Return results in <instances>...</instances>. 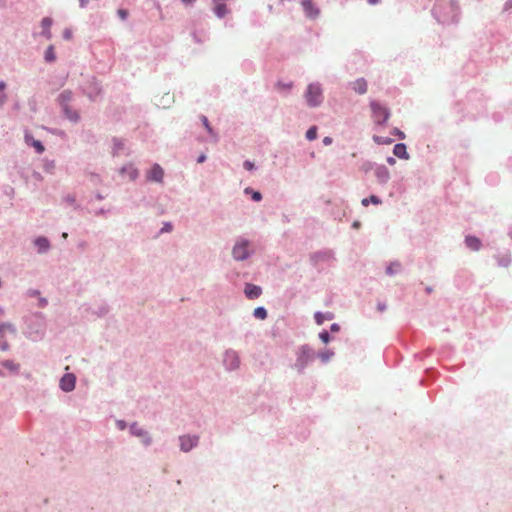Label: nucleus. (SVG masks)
Segmentation results:
<instances>
[{
	"label": "nucleus",
	"mask_w": 512,
	"mask_h": 512,
	"mask_svg": "<svg viewBox=\"0 0 512 512\" xmlns=\"http://www.w3.org/2000/svg\"><path fill=\"white\" fill-rule=\"evenodd\" d=\"M362 205L367 207L369 205V203H372V204H375V205H379L382 203L381 199L375 195H371L369 198H364L362 201H361Z\"/></svg>",
	"instance_id": "obj_35"
},
{
	"label": "nucleus",
	"mask_w": 512,
	"mask_h": 512,
	"mask_svg": "<svg viewBox=\"0 0 512 512\" xmlns=\"http://www.w3.org/2000/svg\"><path fill=\"white\" fill-rule=\"evenodd\" d=\"M369 4L375 5L378 3L379 0H367Z\"/></svg>",
	"instance_id": "obj_59"
},
{
	"label": "nucleus",
	"mask_w": 512,
	"mask_h": 512,
	"mask_svg": "<svg viewBox=\"0 0 512 512\" xmlns=\"http://www.w3.org/2000/svg\"><path fill=\"white\" fill-rule=\"evenodd\" d=\"M255 253L253 243L245 238L238 237L232 247L231 255L232 258L237 262L246 261Z\"/></svg>",
	"instance_id": "obj_3"
},
{
	"label": "nucleus",
	"mask_w": 512,
	"mask_h": 512,
	"mask_svg": "<svg viewBox=\"0 0 512 512\" xmlns=\"http://www.w3.org/2000/svg\"><path fill=\"white\" fill-rule=\"evenodd\" d=\"M28 294H29V296H31V297H36V296H38V295L40 294V292H39L38 290H30V291L28 292Z\"/></svg>",
	"instance_id": "obj_52"
},
{
	"label": "nucleus",
	"mask_w": 512,
	"mask_h": 512,
	"mask_svg": "<svg viewBox=\"0 0 512 512\" xmlns=\"http://www.w3.org/2000/svg\"><path fill=\"white\" fill-rule=\"evenodd\" d=\"M206 160V155L205 154H201L198 158H197V162L198 163H203L205 162Z\"/></svg>",
	"instance_id": "obj_53"
},
{
	"label": "nucleus",
	"mask_w": 512,
	"mask_h": 512,
	"mask_svg": "<svg viewBox=\"0 0 512 512\" xmlns=\"http://www.w3.org/2000/svg\"><path fill=\"white\" fill-rule=\"evenodd\" d=\"M62 110L64 112V115L67 119H69L71 122H78L80 117L76 110H73L70 106H64L62 107Z\"/></svg>",
	"instance_id": "obj_26"
},
{
	"label": "nucleus",
	"mask_w": 512,
	"mask_h": 512,
	"mask_svg": "<svg viewBox=\"0 0 512 512\" xmlns=\"http://www.w3.org/2000/svg\"><path fill=\"white\" fill-rule=\"evenodd\" d=\"M465 243L467 247H469L471 250L477 251L480 248V240L473 236H467L465 239Z\"/></svg>",
	"instance_id": "obj_30"
},
{
	"label": "nucleus",
	"mask_w": 512,
	"mask_h": 512,
	"mask_svg": "<svg viewBox=\"0 0 512 512\" xmlns=\"http://www.w3.org/2000/svg\"><path fill=\"white\" fill-rule=\"evenodd\" d=\"M333 317H334V315L331 312H327V313L316 312L314 314L315 322L318 325H322L324 323V321H326V320H332Z\"/></svg>",
	"instance_id": "obj_29"
},
{
	"label": "nucleus",
	"mask_w": 512,
	"mask_h": 512,
	"mask_svg": "<svg viewBox=\"0 0 512 512\" xmlns=\"http://www.w3.org/2000/svg\"><path fill=\"white\" fill-rule=\"evenodd\" d=\"M67 237H68V234H67L66 232H64V233L62 234V238H63V239H66Z\"/></svg>",
	"instance_id": "obj_61"
},
{
	"label": "nucleus",
	"mask_w": 512,
	"mask_h": 512,
	"mask_svg": "<svg viewBox=\"0 0 512 512\" xmlns=\"http://www.w3.org/2000/svg\"><path fill=\"white\" fill-rule=\"evenodd\" d=\"M253 316L258 320H265L268 316V313L264 307H257L253 311Z\"/></svg>",
	"instance_id": "obj_33"
},
{
	"label": "nucleus",
	"mask_w": 512,
	"mask_h": 512,
	"mask_svg": "<svg viewBox=\"0 0 512 512\" xmlns=\"http://www.w3.org/2000/svg\"><path fill=\"white\" fill-rule=\"evenodd\" d=\"M165 230H166V231H171V226H170V225H168V227H165Z\"/></svg>",
	"instance_id": "obj_63"
},
{
	"label": "nucleus",
	"mask_w": 512,
	"mask_h": 512,
	"mask_svg": "<svg viewBox=\"0 0 512 512\" xmlns=\"http://www.w3.org/2000/svg\"><path fill=\"white\" fill-rule=\"evenodd\" d=\"M314 357V350L308 345H302L297 351V358L294 364V368L299 373H303L306 366L314 360Z\"/></svg>",
	"instance_id": "obj_5"
},
{
	"label": "nucleus",
	"mask_w": 512,
	"mask_h": 512,
	"mask_svg": "<svg viewBox=\"0 0 512 512\" xmlns=\"http://www.w3.org/2000/svg\"><path fill=\"white\" fill-rule=\"evenodd\" d=\"M222 365L227 372H234L240 369L241 358L235 349L228 348L222 354Z\"/></svg>",
	"instance_id": "obj_7"
},
{
	"label": "nucleus",
	"mask_w": 512,
	"mask_h": 512,
	"mask_svg": "<svg viewBox=\"0 0 512 512\" xmlns=\"http://www.w3.org/2000/svg\"><path fill=\"white\" fill-rule=\"evenodd\" d=\"M73 94L69 90L62 91L58 96V101L61 107L69 106V102L72 100Z\"/></svg>",
	"instance_id": "obj_27"
},
{
	"label": "nucleus",
	"mask_w": 512,
	"mask_h": 512,
	"mask_svg": "<svg viewBox=\"0 0 512 512\" xmlns=\"http://www.w3.org/2000/svg\"><path fill=\"white\" fill-rule=\"evenodd\" d=\"M109 311L110 308L105 303H100L95 307L91 308V313L97 317H104L109 313Z\"/></svg>",
	"instance_id": "obj_24"
},
{
	"label": "nucleus",
	"mask_w": 512,
	"mask_h": 512,
	"mask_svg": "<svg viewBox=\"0 0 512 512\" xmlns=\"http://www.w3.org/2000/svg\"><path fill=\"white\" fill-rule=\"evenodd\" d=\"M64 201L69 205H74L76 199L74 195L68 194L67 196L64 197Z\"/></svg>",
	"instance_id": "obj_46"
},
{
	"label": "nucleus",
	"mask_w": 512,
	"mask_h": 512,
	"mask_svg": "<svg viewBox=\"0 0 512 512\" xmlns=\"http://www.w3.org/2000/svg\"><path fill=\"white\" fill-rule=\"evenodd\" d=\"M385 308H386L385 304H378V309H379L380 311H384V310H385Z\"/></svg>",
	"instance_id": "obj_58"
},
{
	"label": "nucleus",
	"mask_w": 512,
	"mask_h": 512,
	"mask_svg": "<svg viewBox=\"0 0 512 512\" xmlns=\"http://www.w3.org/2000/svg\"><path fill=\"white\" fill-rule=\"evenodd\" d=\"M129 432L132 436L139 438L142 445L145 447L150 446L153 442L151 434L137 422H133L129 426Z\"/></svg>",
	"instance_id": "obj_11"
},
{
	"label": "nucleus",
	"mask_w": 512,
	"mask_h": 512,
	"mask_svg": "<svg viewBox=\"0 0 512 512\" xmlns=\"http://www.w3.org/2000/svg\"><path fill=\"white\" fill-rule=\"evenodd\" d=\"M244 193L246 195H251V198L255 202H259L262 200V194L258 191H254L252 188L247 187L244 189Z\"/></svg>",
	"instance_id": "obj_34"
},
{
	"label": "nucleus",
	"mask_w": 512,
	"mask_h": 512,
	"mask_svg": "<svg viewBox=\"0 0 512 512\" xmlns=\"http://www.w3.org/2000/svg\"><path fill=\"white\" fill-rule=\"evenodd\" d=\"M330 329H331L332 332H337V331H339L340 327H339L338 324L334 323V324L331 325Z\"/></svg>",
	"instance_id": "obj_54"
},
{
	"label": "nucleus",
	"mask_w": 512,
	"mask_h": 512,
	"mask_svg": "<svg viewBox=\"0 0 512 512\" xmlns=\"http://www.w3.org/2000/svg\"><path fill=\"white\" fill-rule=\"evenodd\" d=\"M401 269V265L399 263H391L387 268H386V273L388 275H394L396 273H398Z\"/></svg>",
	"instance_id": "obj_37"
},
{
	"label": "nucleus",
	"mask_w": 512,
	"mask_h": 512,
	"mask_svg": "<svg viewBox=\"0 0 512 512\" xmlns=\"http://www.w3.org/2000/svg\"><path fill=\"white\" fill-rule=\"evenodd\" d=\"M72 36H73V32L70 28H66L64 31H63V38L65 40H71L72 39Z\"/></svg>",
	"instance_id": "obj_45"
},
{
	"label": "nucleus",
	"mask_w": 512,
	"mask_h": 512,
	"mask_svg": "<svg viewBox=\"0 0 512 512\" xmlns=\"http://www.w3.org/2000/svg\"><path fill=\"white\" fill-rule=\"evenodd\" d=\"M387 163L390 164V165H394L396 163V160L393 157H388L387 158Z\"/></svg>",
	"instance_id": "obj_57"
},
{
	"label": "nucleus",
	"mask_w": 512,
	"mask_h": 512,
	"mask_svg": "<svg viewBox=\"0 0 512 512\" xmlns=\"http://www.w3.org/2000/svg\"><path fill=\"white\" fill-rule=\"evenodd\" d=\"M46 318L43 313L34 312L24 317L23 334L24 336L37 342L44 338L46 334Z\"/></svg>",
	"instance_id": "obj_1"
},
{
	"label": "nucleus",
	"mask_w": 512,
	"mask_h": 512,
	"mask_svg": "<svg viewBox=\"0 0 512 512\" xmlns=\"http://www.w3.org/2000/svg\"><path fill=\"white\" fill-rule=\"evenodd\" d=\"M165 230H166V231H171V226H170V225H168V227H165Z\"/></svg>",
	"instance_id": "obj_62"
},
{
	"label": "nucleus",
	"mask_w": 512,
	"mask_h": 512,
	"mask_svg": "<svg viewBox=\"0 0 512 512\" xmlns=\"http://www.w3.org/2000/svg\"><path fill=\"white\" fill-rule=\"evenodd\" d=\"M393 153L395 156H397L400 159H408L409 154L406 150V146L403 143H398L393 148Z\"/></svg>",
	"instance_id": "obj_25"
},
{
	"label": "nucleus",
	"mask_w": 512,
	"mask_h": 512,
	"mask_svg": "<svg viewBox=\"0 0 512 512\" xmlns=\"http://www.w3.org/2000/svg\"><path fill=\"white\" fill-rule=\"evenodd\" d=\"M148 181L162 183L164 178V170L159 164H154L146 173Z\"/></svg>",
	"instance_id": "obj_15"
},
{
	"label": "nucleus",
	"mask_w": 512,
	"mask_h": 512,
	"mask_svg": "<svg viewBox=\"0 0 512 512\" xmlns=\"http://www.w3.org/2000/svg\"><path fill=\"white\" fill-rule=\"evenodd\" d=\"M333 355H334V353L332 351L326 350V351L319 353V358L321 359V361L323 363H326L333 357Z\"/></svg>",
	"instance_id": "obj_40"
},
{
	"label": "nucleus",
	"mask_w": 512,
	"mask_h": 512,
	"mask_svg": "<svg viewBox=\"0 0 512 512\" xmlns=\"http://www.w3.org/2000/svg\"><path fill=\"white\" fill-rule=\"evenodd\" d=\"M89 0H79V4L81 8H85L88 4Z\"/></svg>",
	"instance_id": "obj_56"
},
{
	"label": "nucleus",
	"mask_w": 512,
	"mask_h": 512,
	"mask_svg": "<svg viewBox=\"0 0 512 512\" xmlns=\"http://www.w3.org/2000/svg\"><path fill=\"white\" fill-rule=\"evenodd\" d=\"M195 0H182L185 4H192Z\"/></svg>",
	"instance_id": "obj_60"
},
{
	"label": "nucleus",
	"mask_w": 512,
	"mask_h": 512,
	"mask_svg": "<svg viewBox=\"0 0 512 512\" xmlns=\"http://www.w3.org/2000/svg\"><path fill=\"white\" fill-rule=\"evenodd\" d=\"M21 369L20 362L10 358H0V378L19 376Z\"/></svg>",
	"instance_id": "obj_6"
},
{
	"label": "nucleus",
	"mask_w": 512,
	"mask_h": 512,
	"mask_svg": "<svg viewBox=\"0 0 512 512\" xmlns=\"http://www.w3.org/2000/svg\"><path fill=\"white\" fill-rule=\"evenodd\" d=\"M306 138L309 140V141H313L317 138V127L316 126H312L310 127L307 132H306Z\"/></svg>",
	"instance_id": "obj_39"
},
{
	"label": "nucleus",
	"mask_w": 512,
	"mask_h": 512,
	"mask_svg": "<svg viewBox=\"0 0 512 512\" xmlns=\"http://www.w3.org/2000/svg\"><path fill=\"white\" fill-rule=\"evenodd\" d=\"M370 107L374 122L378 125L385 124L390 116L389 110L377 101H371Z\"/></svg>",
	"instance_id": "obj_10"
},
{
	"label": "nucleus",
	"mask_w": 512,
	"mask_h": 512,
	"mask_svg": "<svg viewBox=\"0 0 512 512\" xmlns=\"http://www.w3.org/2000/svg\"><path fill=\"white\" fill-rule=\"evenodd\" d=\"M394 135L398 136L400 139H404L405 138V134L400 131L399 129L395 128L392 132Z\"/></svg>",
	"instance_id": "obj_49"
},
{
	"label": "nucleus",
	"mask_w": 512,
	"mask_h": 512,
	"mask_svg": "<svg viewBox=\"0 0 512 512\" xmlns=\"http://www.w3.org/2000/svg\"><path fill=\"white\" fill-rule=\"evenodd\" d=\"M101 92V88L97 82L92 83V87L90 90H87L86 93L90 98H94Z\"/></svg>",
	"instance_id": "obj_36"
},
{
	"label": "nucleus",
	"mask_w": 512,
	"mask_h": 512,
	"mask_svg": "<svg viewBox=\"0 0 512 512\" xmlns=\"http://www.w3.org/2000/svg\"><path fill=\"white\" fill-rule=\"evenodd\" d=\"M333 258L331 251H319L311 255V261L317 265L320 262H328Z\"/></svg>",
	"instance_id": "obj_20"
},
{
	"label": "nucleus",
	"mask_w": 512,
	"mask_h": 512,
	"mask_svg": "<svg viewBox=\"0 0 512 512\" xmlns=\"http://www.w3.org/2000/svg\"><path fill=\"white\" fill-rule=\"evenodd\" d=\"M34 245L37 248L39 254H44L50 250L51 244L48 238L39 236L34 240Z\"/></svg>",
	"instance_id": "obj_19"
},
{
	"label": "nucleus",
	"mask_w": 512,
	"mask_h": 512,
	"mask_svg": "<svg viewBox=\"0 0 512 512\" xmlns=\"http://www.w3.org/2000/svg\"><path fill=\"white\" fill-rule=\"evenodd\" d=\"M52 24H53V20L50 17H44L41 20V28H42L41 35L48 40H50L52 38V33H51Z\"/></svg>",
	"instance_id": "obj_21"
},
{
	"label": "nucleus",
	"mask_w": 512,
	"mask_h": 512,
	"mask_svg": "<svg viewBox=\"0 0 512 512\" xmlns=\"http://www.w3.org/2000/svg\"><path fill=\"white\" fill-rule=\"evenodd\" d=\"M111 151H112L113 156H122V155L129 154V150L126 145V142L124 139H121V138H113L112 139Z\"/></svg>",
	"instance_id": "obj_14"
},
{
	"label": "nucleus",
	"mask_w": 512,
	"mask_h": 512,
	"mask_svg": "<svg viewBox=\"0 0 512 512\" xmlns=\"http://www.w3.org/2000/svg\"><path fill=\"white\" fill-rule=\"evenodd\" d=\"M373 140L380 145H389L392 143V139L388 137H382V136H373Z\"/></svg>",
	"instance_id": "obj_38"
},
{
	"label": "nucleus",
	"mask_w": 512,
	"mask_h": 512,
	"mask_svg": "<svg viewBox=\"0 0 512 512\" xmlns=\"http://www.w3.org/2000/svg\"><path fill=\"white\" fill-rule=\"evenodd\" d=\"M179 447L182 452H189L195 448L199 443V436L197 435H181L178 438Z\"/></svg>",
	"instance_id": "obj_12"
},
{
	"label": "nucleus",
	"mask_w": 512,
	"mask_h": 512,
	"mask_svg": "<svg viewBox=\"0 0 512 512\" xmlns=\"http://www.w3.org/2000/svg\"><path fill=\"white\" fill-rule=\"evenodd\" d=\"M244 294L248 299L254 300L261 296L262 289L258 285L247 283L244 287Z\"/></svg>",
	"instance_id": "obj_18"
},
{
	"label": "nucleus",
	"mask_w": 512,
	"mask_h": 512,
	"mask_svg": "<svg viewBox=\"0 0 512 512\" xmlns=\"http://www.w3.org/2000/svg\"><path fill=\"white\" fill-rule=\"evenodd\" d=\"M304 99L308 107H319L324 101L322 85L319 82L310 83L304 92Z\"/></svg>",
	"instance_id": "obj_4"
},
{
	"label": "nucleus",
	"mask_w": 512,
	"mask_h": 512,
	"mask_svg": "<svg viewBox=\"0 0 512 512\" xmlns=\"http://www.w3.org/2000/svg\"><path fill=\"white\" fill-rule=\"evenodd\" d=\"M119 174L123 178H127L130 181H134L139 176V171L133 163H127L119 169Z\"/></svg>",
	"instance_id": "obj_16"
},
{
	"label": "nucleus",
	"mask_w": 512,
	"mask_h": 512,
	"mask_svg": "<svg viewBox=\"0 0 512 512\" xmlns=\"http://www.w3.org/2000/svg\"><path fill=\"white\" fill-rule=\"evenodd\" d=\"M117 14L121 20H126L128 18L129 12L126 9L120 8L117 10Z\"/></svg>",
	"instance_id": "obj_42"
},
{
	"label": "nucleus",
	"mask_w": 512,
	"mask_h": 512,
	"mask_svg": "<svg viewBox=\"0 0 512 512\" xmlns=\"http://www.w3.org/2000/svg\"><path fill=\"white\" fill-rule=\"evenodd\" d=\"M363 170L366 172L368 170H374V175L378 183L381 185L387 184L388 181L390 180V172L388 168L384 165L367 162L363 165Z\"/></svg>",
	"instance_id": "obj_8"
},
{
	"label": "nucleus",
	"mask_w": 512,
	"mask_h": 512,
	"mask_svg": "<svg viewBox=\"0 0 512 512\" xmlns=\"http://www.w3.org/2000/svg\"><path fill=\"white\" fill-rule=\"evenodd\" d=\"M24 140L28 146L34 147L37 153L41 154L44 152L43 144L39 140H35L31 134L25 133Z\"/></svg>",
	"instance_id": "obj_22"
},
{
	"label": "nucleus",
	"mask_w": 512,
	"mask_h": 512,
	"mask_svg": "<svg viewBox=\"0 0 512 512\" xmlns=\"http://www.w3.org/2000/svg\"><path fill=\"white\" fill-rule=\"evenodd\" d=\"M433 15L444 24L457 22L460 15L458 0H436Z\"/></svg>",
	"instance_id": "obj_2"
},
{
	"label": "nucleus",
	"mask_w": 512,
	"mask_h": 512,
	"mask_svg": "<svg viewBox=\"0 0 512 512\" xmlns=\"http://www.w3.org/2000/svg\"><path fill=\"white\" fill-rule=\"evenodd\" d=\"M201 121L203 123V125L205 126L207 132L211 135V136H215V133H214V130L213 128L210 126L209 124V121L207 119L206 116H201Z\"/></svg>",
	"instance_id": "obj_41"
},
{
	"label": "nucleus",
	"mask_w": 512,
	"mask_h": 512,
	"mask_svg": "<svg viewBox=\"0 0 512 512\" xmlns=\"http://www.w3.org/2000/svg\"><path fill=\"white\" fill-rule=\"evenodd\" d=\"M243 167L248 171H253L255 169V164L250 160H246L243 163Z\"/></svg>",
	"instance_id": "obj_44"
},
{
	"label": "nucleus",
	"mask_w": 512,
	"mask_h": 512,
	"mask_svg": "<svg viewBox=\"0 0 512 512\" xmlns=\"http://www.w3.org/2000/svg\"><path fill=\"white\" fill-rule=\"evenodd\" d=\"M44 60L47 63H53L56 60V53L53 45L48 46L44 53Z\"/></svg>",
	"instance_id": "obj_32"
},
{
	"label": "nucleus",
	"mask_w": 512,
	"mask_h": 512,
	"mask_svg": "<svg viewBox=\"0 0 512 512\" xmlns=\"http://www.w3.org/2000/svg\"><path fill=\"white\" fill-rule=\"evenodd\" d=\"M301 5H302L304 13L307 17H309L311 19H315L319 16L320 10L312 2V0H301Z\"/></svg>",
	"instance_id": "obj_17"
},
{
	"label": "nucleus",
	"mask_w": 512,
	"mask_h": 512,
	"mask_svg": "<svg viewBox=\"0 0 512 512\" xmlns=\"http://www.w3.org/2000/svg\"><path fill=\"white\" fill-rule=\"evenodd\" d=\"M115 424L116 427L121 431L127 428V423L124 420H117Z\"/></svg>",
	"instance_id": "obj_47"
},
{
	"label": "nucleus",
	"mask_w": 512,
	"mask_h": 512,
	"mask_svg": "<svg viewBox=\"0 0 512 512\" xmlns=\"http://www.w3.org/2000/svg\"><path fill=\"white\" fill-rule=\"evenodd\" d=\"M75 385L76 376L73 373L64 374L59 381L60 389L66 393L72 392L75 389Z\"/></svg>",
	"instance_id": "obj_13"
},
{
	"label": "nucleus",
	"mask_w": 512,
	"mask_h": 512,
	"mask_svg": "<svg viewBox=\"0 0 512 512\" xmlns=\"http://www.w3.org/2000/svg\"><path fill=\"white\" fill-rule=\"evenodd\" d=\"M352 88L358 94H365L367 92V82L363 78L357 79L352 83Z\"/></svg>",
	"instance_id": "obj_28"
},
{
	"label": "nucleus",
	"mask_w": 512,
	"mask_h": 512,
	"mask_svg": "<svg viewBox=\"0 0 512 512\" xmlns=\"http://www.w3.org/2000/svg\"><path fill=\"white\" fill-rule=\"evenodd\" d=\"M47 304H48V301H47L46 298L39 297V300H38V306L39 307L43 308V307L47 306Z\"/></svg>",
	"instance_id": "obj_48"
},
{
	"label": "nucleus",
	"mask_w": 512,
	"mask_h": 512,
	"mask_svg": "<svg viewBox=\"0 0 512 512\" xmlns=\"http://www.w3.org/2000/svg\"><path fill=\"white\" fill-rule=\"evenodd\" d=\"M323 143H324V145H330V144L332 143V138H330V137H325V138L323 139Z\"/></svg>",
	"instance_id": "obj_55"
},
{
	"label": "nucleus",
	"mask_w": 512,
	"mask_h": 512,
	"mask_svg": "<svg viewBox=\"0 0 512 512\" xmlns=\"http://www.w3.org/2000/svg\"><path fill=\"white\" fill-rule=\"evenodd\" d=\"M6 88L7 84L4 81L0 80V109H2L8 101V95L5 92Z\"/></svg>",
	"instance_id": "obj_31"
},
{
	"label": "nucleus",
	"mask_w": 512,
	"mask_h": 512,
	"mask_svg": "<svg viewBox=\"0 0 512 512\" xmlns=\"http://www.w3.org/2000/svg\"><path fill=\"white\" fill-rule=\"evenodd\" d=\"M225 1L226 0H214V12L219 18H223L229 12Z\"/></svg>",
	"instance_id": "obj_23"
},
{
	"label": "nucleus",
	"mask_w": 512,
	"mask_h": 512,
	"mask_svg": "<svg viewBox=\"0 0 512 512\" xmlns=\"http://www.w3.org/2000/svg\"><path fill=\"white\" fill-rule=\"evenodd\" d=\"M278 87L280 89H291L292 88V83H278Z\"/></svg>",
	"instance_id": "obj_50"
},
{
	"label": "nucleus",
	"mask_w": 512,
	"mask_h": 512,
	"mask_svg": "<svg viewBox=\"0 0 512 512\" xmlns=\"http://www.w3.org/2000/svg\"><path fill=\"white\" fill-rule=\"evenodd\" d=\"M6 316V308L2 305H0V319L4 318Z\"/></svg>",
	"instance_id": "obj_51"
},
{
	"label": "nucleus",
	"mask_w": 512,
	"mask_h": 512,
	"mask_svg": "<svg viewBox=\"0 0 512 512\" xmlns=\"http://www.w3.org/2000/svg\"><path fill=\"white\" fill-rule=\"evenodd\" d=\"M17 328L11 322H0V351H8L10 344L6 338L7 335L16 336Z\"/></svg>",
	"instance_id": "obj_9"
},
{
	"label": "nucleus",
	"mask_w": 512,
	"mask_h": 512,
	"mask_svg": "<svg viewBox=\"0 0 512 512\" xmlns=\"http://www.w3.org/2000/svg\"><path fill=\"white\" fill-rule=\"evenodd\" d=\"M353 226H354V227H358V226H359V223H358V222H354V223H353Z\"/></svg>",
	"instance_id": "obj_64"
},
{
	"label": "nucleus",
	"mask_w": 512,
	"mask_h": 512,
	"mask_svg": "<svg viewBox=\"0 0 512 512\" xmlns=\"http://www.w3.org/2000/svg\"><path fill=\"white\" fill-rule=\"evenodd\" d=\"M319 338L322 340V342L324 343H328L330 341V336H329V333L327 331H322L319 333Z\"/></svg>",
	"instance_id": "obj_43"
}]
</instances>
